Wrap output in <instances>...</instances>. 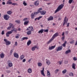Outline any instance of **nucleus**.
Wrapping results in <instances>:
<instances>
[{
  "mask_svg": "<svg viewBox=\"0 0 77 77\" xmlns=\"http://www.w3.org/2000/svg\"><path fill=\"white\" fill-rule=\"evenodd\" d=\"M63 6H64V5H63V4H61V5H59V6L57 7V9L55 11V14H56V13H57V12H59V11L61 10V9H62L63 8Z\"/></svg>",
  "mask_w": 77,
  "mask_h": 77,
  "instance_id": "nucleus-1",
  "label": "nucleus"
},
{
  "mask_svg": "<svg viewBox=\"0 0 77 77\" xmlns=\"http://www.w3.org/2000/svg\"><path fill=\"white\" fill-rule=\"evenodd\" d=\"M58 35H59V34H58V33L57 32L55 33L54 35H53L52 38L49 41H48V44H49V43H50L54 39V38L55 37H57V36H58Z\"/></svg>",
  "mask_w": 77,
  "mask_h": 77,
  "instance_id": "nucleus-2",
  "label": "nucleus"
},
{
  "mask_svg": "<svg viewBox=\"0 0 77 77\" xmlns=\"http://www.w3.org/2000/svg\"><path fill=\"white\" fill-rule=\"evenodd\" d=\"M4 41L5 42L6 45H10V44H11V42L10 41H7V39H4Z\"/></svg>",
  "mask_w": 77,
  "mask_h": 77,
  "instance_id": "nucleus-3",
  "label": "nucleus"
},
{
  "mask_svg": "<svg viewBox=\"0 0 77 77\" xmlns=\"http://www.w3.org/2000/svg\"><path fill=\"white\" fill-rule=\"evenodd\" d=\"M4 18L5 20H8V19L9 18V16L8 15H5L4 16Z\"/></svg>",
  "mask_w": 77,
  "mask_h": 77,
  "instance_id": "nucleus-4",
  "label": "nucleus"
},
{
  "mask_svg": "<svg viewBox=\"0 0 77 77\" xmlns=\"http://www.w3.org/2000/svg\"><path fill=\"white\" fill-rule=\"evenodd\" d=\"M8 66L9 67H12V63L11 61L9 60L8 61Z\"/></svg>",
  "mask_w": 77,
  "mask_h": 77,
  "instance_id": "nucleus-5",
  "label": "nucleus"
},
{
  "mask_svg": "<svg viewBox=\"0 0 77 77\" xmlns=\"http://www.w3.org/2000/svg\"><path fill=\"white\" fill-rule=\"evenodd\" d=\"M26 30H30V31H33V28L32 26H29L27 29Z\"/></svg>",
  "mask_w": 77,
  "mask_h": 77,
  "instance_id": "nucleus-6",
  "label": "nucleus"
},
{
  "mask_svg": "<svg viewBox=\"0 0 77 77\" xmlns=\"http://www.w3.org/2000/svg\"><path fill=\"white\" fill-rule=\"evenodd\" d=\"M63 47L62 46L59 47L57 49V51H60L62 50Z\"/></svg>",
  "mask_w": 77,
  "mask_h": 77,
  "instance_id": "nucleus-7",
  "label": "nucleus"
},
{
  "mask_svg": "<svg viewBox=\"0 0 77 77\" xmlns=\"http://www.w3.org/2000/svg\"><path fill=\"white\" fill-rule=\"evenodd\" d=\"M40 13L41 15H45L46 14V11H40Z\"/></svg>",
  "mask_w": 77,
  "mask_h": 77,
  "instance_id": "nucleus-8",
  "label": "nucleus"
},
{
  "mask_svg": "<svg viewBox=\"0 0 77 77\" xmlns=\"http://www.w3.org/2000/svg\"><path fill=\"white\" fill-rule=\"evenodd\" d=\"M48 21H51V20H53V17L51 16L49 17L47 19Z\"/></svg>",
  "mask_w": 77,
  "mask_h": 77,
  "instance_id": "nucleus-9",
  "label": "nucleus"
},
{
  "mask_svg": "<svg viewBox=\"0 0 77 77\" xmlns=\"http://www.w3.org/2000/svg\"><path fill=\"white\" fill-rule=\"evenodd\" d=\"M14 57H16V58H18L19 57V56H18V54L17 53H14Z\"/></svg>",
  "mask_w": 77,
  "mask_h": 77,
  "instance_id": "nucleus-10",
  "label": "nucleus"
},
{
  "mask_svg": "<svg viewBox=\"0 0 77 77\" xmlns=\"http://www.w3.org/2000/svg\"><path fill=\"white\" fill-rule=\"evenodd\" d=\"M44 67H43L42 70H41V72L42 75H43V76H45V74H44Z\"/></svg>",
  "mask_w": 77,
  "mask_h": 77,
  "instance_id": "nucleus-11",
  "label": "nucleus"
},
{
  "mask_svg": "<svg viewBox=\"0 0 77 77\" xmlns=\"http://www.w3.org/2000/svg\"><path fill=\"white\" fill-rule=\"evenodd\" d=\"M35 14H34V13H32L31 14V19H33L35 17Z\"/></svg>",
  "mask_w": 77,
  "mask_h": 77,
  "instance_id": "nucleus-12",
  "label": "nucleus"
},
{
  "mask_svg": "<svg viewBox=\"0 0 77 77\" xmlns=\"http://www.w3.org/2000/svg\"><path fill=\"white\" fill-rule=\"evenodd\" d=\"M66 18H67V17H65V18L64 19V20H63V26H65V23H66Z\"/></svg>",
  "mask_w": 77,
  "mask_h": 77,
  "instance_id": "nucleus-13",
  "label": "nucleus"
},
{
  "mask_svg": "<svg viewBox=\"0 0 77 77\" xmlns=\"http://www.w3.org/2000/svg\"><path fill=\"white\" fill-rule=\"evenodd\" d=\"M0 57L1 58L3 59L4 57H5V55L4 54V53H2L1 54H0Z\"/></svg>",
  "mask_w": 77,
  "mask_h": 77,
  "instance_id": "nucleus-14",
  "label": "nucleus"
},
{
  "mask_svg": "<svg viewBox=\"0 0 77 77\" xmlns=\"http://www.w3.org/2000/svg\"><path fill=\"white\" fill-rule=\"evenodd\" d=\"M36 48H37V46H36V45H35V46L33 47L32 48V51H35V49H36Z\"/></svg>",
  "mask_w": 77,
  "mask_h": 77,
  "instance_id": "nucleus-15",
  "label": "nucleus"
},
{
  "mask_svg": "<svg viewBox=\"0 0 77 77\" xmlns=\"http://www.w3.org/2000/svg\"><path fill=\"white\" fill-rule=\"evenodd\" d=\"M31 43H32L31 40H29L28 42H27V45H28V46H29V45H30V44H31Z\"/></svg>",
  "mask_w": 77,
  "mask_h": 77,
  "instance_id": "nucleus-16",
  "label": "nucleus"
},
{
  "mask_svg": "<svg viewBox=\"0 0 77 77\" xmlns=\"http://www.w3.org/2000/svg\"><path fill=\"white\" fill-rule=\"evenodd\" d=\"M34 5H35L36 6H38L39 5V2L37 1H35L34 3Z\"/></svg>",
  "mask_w": 77,
  "mask_h": 77,
  "instance_id": "nucleus-17",
  "label": "nucleus"
},
{
  "mask_svg": "<svg viewBox=\"0 0 77 77\" xmlns=\"http://www.w3.org/2000/svg\"><path fill=\"white\" fill-rule=\"evenodd\" d=\"M42 16H40L38 17H37L35 19V20L36 21V20H40L41 18H42Z\"/></svg>",
  "mask_w": 77,
  "mask_h": 77,
  "instance_id": "nucleus-18",
  "label": "nucleus"
},
{
  "mask_svg": "<svg viewBox=\"0 0 77 77\" xmlns=\"http://www.w3.org/2000/svg\"><path fill=\"white\" fill-rule=\"evenodd\" d=\"M25 39H28V37H23L21 39V41H24V40H25Z\"/></svg>",
  "mask_w": 77,
  "mask_h": 77,
  "instance_id": "nucleus-19",
  "label": "nucleus"
},
{
  "mask_svg": "<svg viewBox=\"0 0 77 77\" xmlns=\"http://www.w3.org/2000/svg\"><path fill=\"white\" fill-rule=\"evenodd\" d=\"M9 25L10 27H12V28H14V25L11 23H10Z\"/></svg>",
  "mask_w": 77,
  "mask_h": 77,
  "instance_id": "nucleus-20",
  "label": "nucleus"
},
{
  "mask_svg": "<svg viewBox=\"0 0 77 77\" xmlns=\"http://www.w3.org/2000/svg\"><path fill=\"white\" fill-rule=\"evenodd\" d=\"M43 32H44V29H41L40 31H39L38 32V33H42Z\"/></svg>",
  "mask_w": 77,
  "mask_h": 77,
  "instance_id": "nucleus-21",
  "label": "nucleus"
},
{
  "mask_svg": "<svg viewBox=\"0 0 77 77\" xmlns=\"http://www.w3.org/2000/svg\"><path fill=\"white\" fill-rule=\"evenodd\" d=\"M75 64L74 63H73L72 64V68L73 69H75Z\"/></svg>",
  "mask_w": 77,
  "mask_h": 77,
  "instance_id": "nucleus-22",
  "label": "nucleus"
},
{
  "mask_svg": "<svg viewBox=\"0 0 77 77\" xmlns=\"http://www.w3.org/2000/svg\"><path fill=\"white\" fill-rule=\"evenodd\" d=\"M67 43V42L66 41H65L64 42V43L63 44L62 46L64 47H65V46H66V43Z\"/></svg>",
  "mask_w": 77,
  "mask_h": 77,
  "instance_id": "nucleus-23",
  "label": "nucleus"
},
{
  "mask_svg": "<svg viewBox=\"0 0 77 77\" xmlns=\"http://www.w3.org/2000/svg\"><path fill=\"white\" fill-rule=\"evenodd\" d=\"M27 33L28 35H31V34H32L31 31H30V30H29V31H28L27 32Z\"/></svg>",
  "mask_w": 77,
  "mask_h": 77,
  "instance_id": "nucleus-24",
  "label": "nucleus"
},
{
  "mask_svg": "<svg viewBox=\"0 0 77 77\" xmlns=\"http://www.w3.org/2000/svg\"><path fill=\"white\" fill-rule=\"evenodd\" d=\"M47 75H48V77L51 76V75H50V72L48 71L47 72Z\"/></svg>",
  "mask_w": 77,
  "mask_h": 77,
  "instance_id": "nucleus-25",
  "label": "nucleus"
},
{
  "mask_svg": "<svg viewBox=\"0 0 77 77\" xmlns=\"http://www.w3.org/2000/svg\"><path fill=\"white\" fill-rule=\"evenodd\" d=\"M67 71V70H66V69H65L62 71V72L63 74H65V73Z\"/></svg>",
  "mask_w": 77,
  "mask_h": 77,
  "instance_id": "nucleus-26",
  "label": "nucleus"
},
{
  "mask_svg": "<svg viewBox=\"0 0 77 77\" xmlns=\"http://www.w3.org/2000/svg\"><path fill=\"white\" fill-rule=\"evenodd\" d=\"M66 54H68L69 53H71V50H69L66 51Z\"/></svg>",
  "mask_w": 77,
  "mask_h": 77,
  "instance_id": "nucleus-27",
  "label": "nucleus"
},
{
  "mask_svg": "<svg viewBox=\"0 0 77 77\" xmlns=\"http://www.w3.org/2000/svg\"><path fill=\"white\" fill-rule=\"evenodd\" d=\"M29 21H25L24 22V25H27V24H28V23H29Z\"/></svg>",
  "mask_w": 77,
  "mask_h": 77,
  "instance_id": "nucleus-28",
  "label": "nucleus"
},
{
  "mask_svg": "<svg viewBox=\"0 0 77 77\" xmlns=\"http://www.w3.org/2000/svg\"><path fill=\"white\" fill-rule=\"evenodd\" d=\"M24 55H22L20 56V60H23V59H24Z\"/></svg>",
  "mask_w": 77,
  "mask_h": 77,
  "instance_id": "nucleus-29",
  "label": "nucleus"
},
{
  "mask_svg": "<svg viewBox=\"0 0 77 77\" xmlns=\"http://www.w3.org/2000/svg\"><path fill=\"white\" fill-rule=\"evenodd\" d=\"M7 13L8 14V15H11V14H12V12L11 11H8L7 12Z\"/></svg>",
  "mask_w": 77,
  "mask_h": 77,
  "instance_id": "nucleus-30",
  "label": "nucleus"
},
{
  "mask_svg": "<svg viewBox=\"0 0 77 77\" xmlns=\"http://www.w3.org/2000/svg\"><path fill=\"white\" fill-rule=\"evenodd\" d=\"M23 5L25 6H27V3L26 2V1H24L23 2Z\"/></svg>",
  "mask_w": 77,
  "mask_h": 77,
  "instance_id": "nucleus-31",
  "label": "nucleus"
},
{
  "mask_svg": "<svg viewBox=\"0 0 77 77\" xmlns=\"http://www.w3.org/2000/svg\"><path fill=\"white\" fill-rule=\"evenodd\" d=\"M32 69L30 68L29 69H28V72L29 73H31L32 72Z\"/></svg>",
  "mask_w": 77,
  "mask_h": 77,
  "instance_id": "nucleus-32",
  "label": "nucleus"
},
{
  "mask_svg": "<svg viewBox=\"0 0 77 77\" xmlns=\"http://www.w3.org/2000/svg\"><path fill=\"white\" fill-rule=\"evenodd\" d=\"M15 22H16V23H17L20 24V20H16Z\"/></svg>",
  "mask_w": 77,
  "mask_h": 77,
  "instance_id": "nucleus-33",
  "label": "nucleus"
},
{
  "mask_svg": "<svg viewBox=\"0 0 77 77\" xmlns=\"http://www.w3.org/2000/svg\"><path fill=\"white\" fill-rule=\"evenodd\" d=\"M69 43L71 44H74V40H72V41L69 42Z\"/></svg>",
  "mask_w": 77,
  "mask_h": 77,
  "instance_id": "nucleus-34",
  "label": "nucleus"
},
{
  "mask_svg": "<svg viewBox=\"0 0 77 77\" xmlns=\"http://www.w3.org/2000/svg\"><path fill=\"white\" fill-rule=\"evenodd\" d=\"M46 63L47 65H50V62L49 61H46Z\"/></svg>",
  "mask_w": 77,
  "mask_h": 77,
  "instance_id": "nucleus-35",
  "label": "nucleus"
},
{
  "mask_svg": "<svg viewBox=\"0 0 77 77\" xmlns=\"http://www.w3.org/2000/svg\"><path fill=\"white\" fill-rule=\"evenodd\" d=\"M39 11H37L36 12H34V14L35 15H37V14H39Z\"/></svg>",
  "mask_w": 77,
  "mask_h": 77,
  "instance_id": "nucleus-36",
  "label": "nucleus"
},
{
  "mask_svg": "<svg viewBox=\"0 0 77 77\" xmlns=\"http://www.w3.org/2000/svg\"><path fill=\"white\" fill-rule=\"evenodd\" d=\"M69 75H72V76H74V74L72 72H71L69 73Z\"/></svg>",
  "mask_w": 77,
  "mask_h": 77,
  "instance_id": "nucleus-37",
  "label": "nucleus"
},
{
  "mask_svg": "<svg viewBox=\"0 0 77 77\" xmlns=\"http://www.w3.org/2000/svg\"><path fill=\"white\" fill-rule=\"evenodd\" d=\"M12 2H10L9 1H8L7 2V4L8 5V4H10V5H11V4H12Z\"/></svg>",
  "mask_w": 77,
  "mask_h": 77,
  "instance_id": "nucleus-38",
  "label": "nucleus"
},
{
  "mask_svg": "<svg viewBox=\"0 0 77 77\" xmlns=\"http://www.w3.org/2000/svg\"><path fill=\"white\" fill-rule=\"evenodd\" d=\"M59 71V70L58 69H56L55 71V74H57V72H58V71Z\"/></svg>",
  "mask_w": 77,
  "mask_h": 77,
  "instance_id": "nucleus-39",
  "label": "nucleus"
},
{
  "mask_svg": "<svg viewBox=\"0 0 77 77\" xmlns=\"http://www.w3.org/2000/svg\"><path fill=\"white\" fill-rule=\"evenodd\" d=\"M42 8H40L38 9V12H39V13H40V12L42 11H42Z\"/></svg>",
  "mask_w": 77,
  "mask_h": 77,
  "instance_id": "nucleus-40",
  "label": "nucleus"
},
{
  "mask_svg": "<svg viewBox=\"0 0 77 77\" xmlns=\"http://www.w3.org/2000/svg\"><path fill=\"white\" fill-rule=\"evenodd\" d=\"M38 65L39 66H41L42 65V64L41 63H38Z\"/></svg>",
  "mask_w": 77,
  "mask_h": 77,
  "instance_id": "nucleus-41",
  "label": "nucleus"
},
{
  "mask_svg": "<svg viewBox=\"0 0 77 77\" xmlns=\"http://www.w3.org/2000/svg\"><path fill=\"white\" fill-rule=\"evenodd\" d=\"M12 5H17V6H18V4L17 3H13L12 4Z\"/></svg>",
  "mask_w": 77,
  "mask_h": 77,
  "instance_id": "nucleus-42",
  "label": "nucleus"
},
{
  "mask_svg": "<svg viewBox=\"0 0 77 77\" xmlns=\"http://www.w3.org/2000/svg\"><path fill=\"white\" fill-rule=\"evenodd\" d=\"M7 33H8L9 35H10V34H11L12 32L11 31H8Z\"/></svg>",
  "mask_w": 77,
  "mask_h": 77,
  "instance_id": "nucleus-43",
  "label": "nucleus"
},
{
  "mask_svg": "<svg viewBox=\"0 0 77 77\" xmlns=\"http://www.w3.org/2000/svg\"><path fill=\"white\" fill-rule=\"evenodd\" d=\"M73 1V0H69V3L71 4L72 2V1Z\"/></svg>",
  "mask_w": 77,
  "mask_h": 77,
  "instance_id": "nucleus-44",
  "label": "nucleus"
},
{
  "mask_svg": "<svg viewBox=\"0 0 77 77\" xmlns=\"http://www.w3.org/2000/svg\"><path fill=\"white\" fill-rule=\"evenodd\" d=\"M6 36L7 37H9V34L7 32L6 33Z\"/></svg>",
  "mask_w": 77,
  "mask_h": 77,
  "instance_id": "nucleus-45",
  "label": "nucleus"
},
{
  "mask_svg": "<svg viewBox=\"0 0 77 77\" xmlns=\"http://www.w3.org/2000/svg\"><path fill=\"white\" fill-rule=\"evenodd\" d=\"M44 31L45 32H48V29H45L44 30Z\"/></svg>",
  "mask_w": 77,
  "mask_h": 77,
  "instance_id": "nucleus-46",
  "label": "nucleus"
},
{
  "mask_svg": "<svg viewBox=\"0 0 77 77\" xmlns=\"http://www.w3.org/2000/svg\"><path fill=\"white\" fill-rule=\"evenodd\" d=\"M58 62L59 63V65H61V64H62V61H60Z\"/></svg>",
  "mask_w": 77,
  "mask_h": 77,
  "instance_id": "nucleus-47",
  "label": "nucleus"
},
{
  "mask_svg": "<svg viewBox=\"0 0 77 77\" xmlns=\"http://www.w3.org/2000/svg\"><path fill=\"white\" fill-rule=\"evenodd\" d=\"M64 39H65V36L62 37V41H64Z\"/></svg>",
  "mask_w": 77,
  "mask_h": 77,
  "instance_id": "nucleus-48",
  "label": "nucleus"
},
{
  "mask_svg": "<svg viewBox=\"0 0 77 77\" xmlns=\"http://www.w3.org/2000/svg\"><path fill=\"white\" fill-rule=\"evenodd\" d=\"M11 26H9L7 28V30H10L11 29Z\"/></svg>",
  "mask_w": 77,
  "mask_h": 77,
  "instance_id": "nucleus-49",
  "label": "nucleus"
},
{
  "mask_svg": "<svg viewBox=\"0 0 77 77\" xmlns=\"http://www.w3.org/2000/svg\"><path fill=\"white\" fill-rule=\"evenodd\" d=\"M12 30H11V31L12 32H12L14 31V28L13 27V28H12Z\"/></svg>",
  "mask_w": 77,
  "mask_h": 77,
  "instance_id": "nucleus-50",
  "label": "nucleus"
},
{
  "mask_svg": "<svg viewBox=\"0 0 77 77\" xmlns=\"http://www.w3.org/2000/svg\"><path fill=\"white\" fill-rule=\"evenodd\" d=\"M49 50H53V48H52V47H51V46L49 47Z\"/></svg>",
  "mask_w": 77,
  "mask_h": 77,
  "instance_id": "nucleus-51",
  "label": "nucleus"
},
{
  "mask_svg": "<svg viewBox=\"0 0 77 77\" xmlns=\"http://www.w3.org/2000/svg\"><path fill=\"white\" fill-rule=\"evenodd\" d=\"M6 72L7 73H10V72H11V71L7 70H6Z\"/></svg>",
  "mask_w": 77,
  "mask_h": 77,
  "instance_id": "nucleus-52",
  "label": "nucleus"
},
{
  "mask_svg": "<svg viewBox=\"0 0 77 77\" xmlns=\"http://www.w3.org/2000/svg\"><path fill=\"white\" fill-rule=\"evenodd\" d=\"M12 52H13V51L12 50H11L10 51V55H11L12 53Z\"/></svg>",
  "mask_w": 77,
  "mask_h": 77,
  "instance_id": "nucleus-53",
  "label": "nucleus"
},
{
  "mask_svg": "<svg viewBox=\"0 0 77 77\" xmlns=\"http://www.w3.org/2000/svg\"><path fill=\"white\" fill-rule=\"evenodd\" d=\"M73 60H77V58H76V57H73Z\"/></svg>",
  "mask_w": 77,
  "mask_h": 77,
  "instance_id": "nucleus-54",
  "label": "nucleus"
},
{
  "mask_svg": "<svg viewBox=\"0 0 77 77\" xmlns=\"http://www.w3.org/2000/svg\"><path fill=\"white\" fill-rule=\"evenodd\" d=\"M2 35H3L5 34V32H4V31H2Z\"/></svg>",
  "mask_w": 77,
  "mask_h": 77,
  "instance_id": "nucleus-55",
  "label": "nucleus"
},
{
  "mask_svg": "<svg viewBox=\"0 0 77 77\" xmlns=\"http://www.w3.org/2000/svg\"><path fill=\"white\" fill-rule=\"evenodd\" d=\"M27 20V18H25L23 19V21H26Z\"/></svg>",
  "mask_w": 77,
  "mask_h": 77,
  "instance_id": "nucleus-56",
  "label": "nucleus"
},
{
  "mask_svg": "<svg viewBox=\"0 0 77 77\" xmlns=\"http://www.w3.org/2000/svg\"><path fill=\"white\" fill-rule=\"evenodd\" d=\"M15 38H17V39H18V38H19V36H18V35H16Z\"/></svg>",
  "mask_w": 77,
  "mask_h": 77,
  "instance_id": "nucleus-57",
  "label": "nucleus"
},
{
  "mask_svg": "<svg viewBox=\"0 0 77 77\" xmlns=\"http://www.w3.org/2000/svg\"><path fill=\"white\" fill-rule=\"evenodd\" d=\"M51 47H52V49H54V48H55V47H56V45L52 46Z\"/></svg>",
  "mask_w": 77,
  "mask_h": 77,
  "instance_id": "nucleus-58",
  "label": "nucleus"
},
{
  "mask_svg": "<svg viewBox=\"0 0 77 77\" xmlns=\"http://www.w3.org/2000/svg\"><path fill=\"white\" fill-rule=\"evenodd\" d=\"M26 59H23V62H26Z\"/></svg>",
  "mask_w": 77,
  "mask_h": 77,
  "instance_id": "nucleus-59",
  "label": "nucleus"
},
{
  "mask_svg": "<svg viewBox=\"0 0 77 77\" xmlns=\"http://www.w3.org/2000/svg\"><path fill=\"white\" fill-rule=\"evenodd\" d=\"M17 44H18V43H17V42H15L14 45H17Z\"/></svg>",
  "mask_w": 77,
  "mask_h": 77,
  "instance_id": "nucleus-60",
  "label": "nucleus"
},
{
  "mask_svg": "<svg viewBox=\"0 0 77 77\" xmlns=\"http://www.w3.org/2000/svg\"><path fill=\"white\" fill-rule=\"evenodd\" d=\"M65 33L67 35H68V31H66V32H65Z\"/></svg>",
  "mask_w": 77,
  "mask_h": 77,
  "instance_id": "nucleus-61",
  "label": "nucleus"
},
{
  "mask_svg": "<svg viewBox=\"0 0 77 77\" xmlns=\"http://www.w3.org/2000/svg\"><path fill=\"white\" fill-rule=\"evenodd\" d=\"M15 28H14V31L15 32H17V29H15Z\"/></svg>",
  "mask_w": 77,
  "mask_h": 77,
  "instance_id": "nucleus-62",
  "label": "nucleus"
},
{
  "mask_svg": "<svg viewBox=\"0 0 77 77\" xmlns=\"http://www.w3.org/2000/svg\"><path fill=\"white\" fill-rule=\"evenodd\" d=\"M2 5H5V2H2Z\"/></svg>",
  "mask_w": 77,
  "mask_h": 77,
  "instance_id": "nucleus-63",
  "label": "nucleus"
},
{
  "mask_svg": "<svg viewBox=\"0 0 77 77\" xmlns=\"http://www.w3.org/2000/svg\"><path fill=\"white\" fill-rule=\"evenodd\" d=\"M65 63H68V62L67 61H65Z\"/></svg>",
  "mask_w": 77,
  "mask_h": 77,
  "instance_id": "nucleus-64",
  "label": "nucleus"
}]
</instances>
